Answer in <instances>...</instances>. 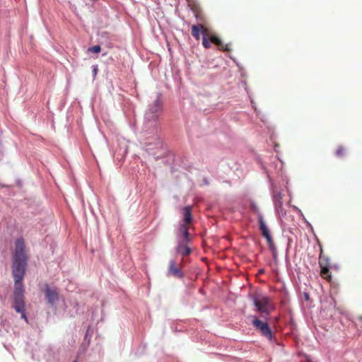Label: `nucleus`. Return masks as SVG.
<instances>
[{
    "label": "nucleus",
    "mask_w": 362,
    "mask_h": 362,
    "mask_svg": "<svg viewBox=\"0 0 362 362\" xmlns=\"http://www.w3.org/2000/svg\"><path fill=\"white\" fill-rule=\"evenodd\" d=\"M27 260L28 255L25 241L23 238H18L15 241L13 255L12 273L14 279H23Z\"/></svg>",
    "instance_id": "1"
},
{
    "label": "nucleus",
    "mask_w": 362,
    "mask_h": 362,
    "mask_svg": "<svg viewBox=\"0 0 362 362\" xmlns=\"http://www.w3.org/2000/svg\"><path fill=\"white\" fill-rule=\"evenodd\" d=\"M213 43L218 47V49L223 52L231 51L229 44H223L222 40L209 29L204 30V37H202V45L204 48L209 49L211 47V44Z\"/></svg>",
    "instance_id": "2"
},
{
    "label": "nucleus",
    "mask_w": 362,
    "mask_h": 362,
    "mask_svg": "<svg viewBox=\"0 0 362 362\" xmlns=\"http://www.w3.org/2000/svg\"><path fill=\"white\" fill-rule=\"evenodd\" d=\"M253 302L257 310L262 314L269 315L274 309L271 298L267 296H256L253 298Z\"/></svg>",
    "instance_id": "3"
},
{
    "label": "nucleus",
    "mask_w": 362,
    "mask_h": 362,
    "mask_svg": "<svg viewBox=\"0 0 362 362\" xmlns=\"http://www.w3.org/2000/svg\"><path fill=\"white\" fill-rule=\"evenodd\" d=\"M163 110V103L160 97H158L152 104L150 105L146 113V119L148 122H156L160 115Z\"/></svg>",
    "instance_id": "4"
},
{
    "label": "nucleus",
    "mask_w": 362,
    "mask_h": 362,
    "mask_svg": "<svg viewBox=\"0 0 362 362\" xmlns=\"http://www.w3.org/2000/svg\"><path fill=\"white\" fill-rule=\"evenodd\" d=\"M319 265L321 268L320 276L324 279L330 282L332 281V275L329 272L330 262L329 258L324 255L319 256Z\"/></svg>",
    "instance_id": "5"
},
{
    "label": "nucleus",
    "mask_w": 362,
    "mask_h": 362,
    "mask_svg": "<svg viewBox=\"0 0 362 362\" xmlns=\"http://www.w3.org/2000/svg\"><path fill=\"white\" fill-rule=\"evenodd\" d=\"M252 325L255 327L256 329L260 332L262 335L269 340L272 339V332L268 323L264 322L254 317Z\"/></svg>",
    "instance_id": "6"
},
{
    "label": "nucleus",
    "mask_w": 362,
    "mask_h": 362,
    "mask_svg": "<svg viewBox=\"0 0 362 362\" xmlns=\"http://www.w3.org/2000/svg\"><path fill=\"white\" fill-rule=\"evenodd\" d=\"M25 305L24 295H13V308L17 313H21V318L24 319L26 322H28V318L25 315Z\"/></svg>",
    "instance_id": "7"
},
{
    "label": "nucleus",
    "mask_w": 362,
    "mask_h": 362,
    "mask_svg": "<svg viewBox=\"0 0 362 362\" xmlns=\"http://www.w3.org/2000/svg\"><path fill=\"white\" fill-rule=\"evenodd\" d=\"M191 239L179 238L176 252L183 256H188L191 254L192 250L189 247Z\"/></svg>",
    "instance_id": "8"
},
{
    "label": "nucleus",
    "mask_w": 362,
    "mask_h": 362,
    "mask_svg": "<svg viewBox=\"0 0 362 362\" xmlns=\"http://www.w3.org/2000/svg\"><path fill=\"white\" fill-rule=\"evenodd\" d=\"M45 291L46 299L49 304H53L58 300L59 292L56 288H50L47 285Z\"/></svg>",
    "instance_id": "9"
},
{
    "label": "nucleus",
    "mask_w": 362,
    "mask_h": 362,
    "mask_svg": "<svg viewBox=\"0 0 362 362\" xmlns=\"http://www.w3.org/2000/svg\"><path fill=\"white\" fill-rule=\"evenodd\" d=\"M168 274L178 279L183 277V274L181 269L176 266L175 260H170L169 262Z\"/></svg>",
    "instance_id": "10"
},
{
    "label": "nucleus",
    "mask_w": 362,
    "mask_h": 362,
    "mask_svg": "<svg viewBox=\"0 0 362 362\" xmlns=\"http://www.w3.org/2000/svg\"><path fill=\"white\" fill-rule=\"evenodd\" d=\"M208 30L205 25L203 24L193 25L192 26V35L197 40L200 39V33L204 37V30Z\"/></svg>",
    "instance_id": "11"
},
{
    "label": "nucleus",
    "mask_w": 362,
    "mask_h": 362,
    "mask_svg": "<svg viewBox=\"0 0 362 362\" xmlns=\"http://www.w3.org/2000/svg\"><path fill=\"white\" fill-rule=\"evenodd\" d=\"M189 223H182L180 225L179 229V233L177 235L179 238L191 239L189 233Z\"/></svg>",
    "instance_id": "12"
},
{
    "label": "nucleus",
    "mask_w": 362,
    "mask_h": 362,
    "mask_svg": "<svg viewBox=\"0 0 362 362\" xmlns=\"http://www.w3.org/2000/svg\"><path fill=\"white\" fill-rule=\"evenodd\" d=\"M183 223L190 224L192 222V207L189 206L183 208Z\"/></svg>",
    "instance_id": "13"
},
{
    "label": "nucleus",
    "mask_w": 362,
    "mask_h": 362,
    "mask_svg": "<svg viewBox=\"0 0 362 362\" xmlns=\"http://www.w3.org/2000/svg\"><path fill=\"white\" fill-rule=\"evenodd\" d=\"M15 279L13 295H24V287L22 283L23 279Z\"/></svg>",
    "instance_id": "14"
},
{
    "label": "nucleus",
    "mask_w": 362,
    "mask_h": 362,
    "mask_svg": "<svg viewBox=\"0 0 362 362\" xmlns=\"http://www.w3.org/2000/svg\"><path fill=\"white\" fill-rule=\"evenodd\" d=\"M259 228L262 231V234L264 237L268 236L270 235L269 229L266 226V224L264 223L263 219L262 217L259 218Z\"/></svg>",
    "instance_id": "15"
},
{
    "label": "nucleus",
    "mask_w": 362,
    "mask_h": 362,
    "mask_svg": "<svg viewBox=\"0 0 362 362\" xmlns=\"http://www.w3.org/2000/svg\"><path fill=\"white\" fill-rule=\"evenodd\" d=\"M335 155L339 158H342L346 155V149L342 146H339L335 151Z\"/></svg>",
    "instance_id": "16"
},
{
    "label": "nucleus",
    "mask_w": 362,
    "mask_h": 362,
    "mask_svg": "<svg viewBox=\"0 0 362 362\" xmlns=\"http://www.w3.org/2000/svg\"><path fill=\"white\" fill-rule=\"evenodd\" d=\"M101 50V47L100 45H95L93 47H90L88 49V52H93V53H99Z\"/></svg>",
    "instance_id": "17"
},
{
    "label": "nucleus",
    "mask_w": 362,
    "mask_h": 362,
    "mask_svg": "<svg viewBox=\"0 0 362 362\" xmlns=\"http://www.w3.org/2000/svg\"><path fill=\"white\" fill-rule=\"evenodd\" d=\"M267 240V242L270 247H273L274 244L273 242V240L272 238L271 235H269L268 236L264 237Z\"/></svg>",
    "instance_id": "18"
},
{
    "label": "nucleus",
    "mask_w": 362,
    "mask_h": 362,
    "mask_svg": "<svg viewBox=\"0 0 362 362\" xmlns=\"http://www.w3.org/2000/svg\"><path fill=\"white\" fill-rule=\"evenodd\" d=\"M93 76L95 77L98 73V66L97 65H94L93 66Z\"/></svg>",
    "instance_id": "19"
},
{
    "label": "nucleus",
    "mask_w": 362,
    "mask_h": 362,
    "mask_svg": "<svg viewBox=\"0 0 362 362\" xmlns=\"http://www.w3.org/2000/svg\"><path fill=\"white\" fill-rule=\"evenodd\" d=\"M319 246H320V255H323V248H322V245L320 243H319Z\"/></svg>",
    "instance_id": "20"
},
{
    "label": "nucleus",
    "mask_w": 362,
    "mask_h": 362,
    "mask_svg": "<svg viewBox=\"0 0 362 362\" xmlns=\"http://www.w3.org/2000/svg\"><path fill=\"white\" fill-rule=\"evenodd\" d=\"M194 12L195 13L196 18H198L199 16V13L197 11H194Z\"/></svg>",
    "instance_id": "21"
},
{
    "label": "nucleus",
    "mask_w": 362,
    "mask_h": 362,
    "mask_svg": "<svg viewBox=\"0 0 362 362\" xmlns=\"http://www.w3.org/2000/svg\"><path fill=\"white\" fill-rule=\"evenodd\" d=\"M358 319L362 322V315L358 317Z\"/></svg>",
    "instance_id": "22"
},
{
    "label": "nucleus",
    "mask_w": 362,
    "mask_h": 362,
    "mask_svg": "<svg viewBox=\"0 0 362 362\" xmlns=\"http://www.w3.org/2000/svg\"><path fill=\"white\" fill-rule=\"evenodd\" d=\"M308 294H305V298L308 299Z\"/></svg>",
    "instance_id": "23"
},
{
    "label": "nucleus",
    "mask_w": 362,
    "mask_h": 362,
    "mask_svg": "<svg viewBox=\"0 0 362 362\" xmlns=\"http://www.w3.org/2000/svg\"><path fill=\"white\" fill-rule=\"evenodd\" d=\"M73 362H77V361H73Z\"/></svg>",
    "instance_id": "24"
}]
</instances>
